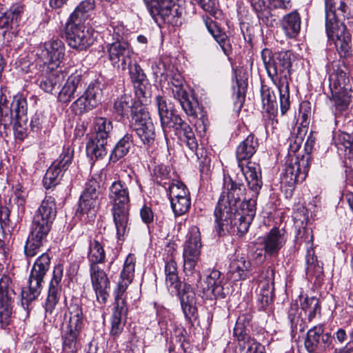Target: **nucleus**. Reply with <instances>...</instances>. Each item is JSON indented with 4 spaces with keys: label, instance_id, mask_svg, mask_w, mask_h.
Wrapping results in <instances>:
<instances>
[{
    "label": "nucleus",
    "instance_id": "f257e3e1",
    "mask_svg": "<svg viewBox=\"0 0 353 353\" xmlns=\"http://www.w3.org/2000/svg\"><path fill=\"white\" fill-rule=\"evenodd\" d=\"M243 190L242 182L235 181L230 176L224 178V190L214 210L216 231L219 236L228 232L232 225L236 227L241 234L248 232L256 214V198L259 193L256 194L252 190V197L241 202L239 208H236Z\"/></svg>",
    "mask_w": 353,
    "mask_h": 353
},
{
    "label": "nucleus",
    "instance_id": "f03ea898",
    "mask_svg": "<svg viewBox=\"0 0 353 353\" xmlns=\"http://www.w3.org/2000/svg\"><path fill=\"white\" fill-rule=\"evenodd\" d=\"M108 198L117 238L123 240L130 230V195L126 183L121 180L114 181L109 188Z\"/></svg>",
    "mask_w": 353,
    "mask_h": 353
},
{
    "label": "nucleus",
    "instance_id": "7ed1b4c3",
    "mask_svg": "<svg viewBox=\"0 0 353 353\" xmlns=\"http://www.w3.org/2000/svg\"><path fill=\"white\" fill-rule=\"evenodd\" d=\"M258 147L257 139L253 134H250L238 145L236 157L241 174L247 181L250 190L256 194L262 187L261 168L259 164L249 161L254 155Z\"/></svg>",
    "mask_w": 353,
    "mask_h": 353
},
{
    "label": "nucleus",
    "instance_id": "20e7f679",
    "mask_svg": "<svg viewBox=\"0 0 353 353\" xmlns=\"http://www.w3.org/2000/svg\"><path fill=\"white\" fill-rule=\"evenodd\" d=\"M304 135L303 130L297 127L293 128L291 136L288 137V188L291 184L303 182L307 176V161L302 152L299 153Z\"/></svg>",
    "mask_w": 353,
    "mask_h": 353
},
{
    "label": "nucleus",
    "instance_id": "39448f33",
    "mask_svg": "<svg viewBox=\"0 0 353 353\" xmlns=\"http://www.w3.org/2000/svg\"><path fill=\"white\" fill-rule=\"evenodd\" d=\"M201 248V234L197 227H192L184 244L183 258L185 280L192 284L198 283L201 279V274L196 270L199 259Z\"/></svg>",
    "mask_w": 353,
    "mask_h": 353
},
{
    "label": "nucleus",
    "instance_id": "423d86ee",
    "mask_svg": "<svg viewBox=\"0 0 353 353\" xmlns=\"http://www.w3.org/2000/svg\"><path fill=\"white\" fill-rule=\"evenodd\" d=\"M103 49L111 65L117 70L125 71L130 66L134 54L132 48L115 28H113L112 41L108 43Z\"/></svg>",
    "mask_w": 353,
    "mask_h": 353
},
{
    "label": "nucleus",
    "instance_id": "0eeeda50",
    "mask_svg": "<svg viewBox=\"0 0 353 353\" xmlns=\"http://www.w3.org/2000/svg\"><path fill=\"white\" fill-rule=\"evenodd\" d=\"M50 265V258L46 253H43L35 261L29 276L28 287L21 291L23 305L26 304L28 306L39 296L42 283Z\"/></svg>",
    "mask_w": 353,
    "mask_h": 353
},
{
    "label": "nucleus",
    "instance_id": "6e6552de",
    "mask_svg": "<svg viewBox=\"0 0 353 353\" xmlns=\"http://www.w3.org/2000/svg\"><path fill=\"white\" fill-rule=\"evenodd\" d=\"M0 123L4 126L9 125L13 121L27 123V101L22 94H17L13 97L10 105L8 106L7 99V89L1 88L0 90Z\"/></svg>",
    "mask_w": 353,
    "mask_h": 353
},
{
    "label": "nucleus",
    "instance_id": "1a4fd4ad",
    "mask_svg": "<svg viewBox=\"0 0 353 353\" xmlns=\"http://www.w3.org/2000/svg\"><path fill=\"white\" fill-rule=\"evenodd\" d=\"M325 30L329 40L342 37L348 32L346 26L339 21L340 17H345L348 6L344 0H325Z\"/></svg>",
    "mask_w": 353,
    "mask_h": 353
},
{
    "label": "nucleus",
    "instance_id": "9d476101",
    "mask_svg": "<svg viewBox=\"0 0 353 353\" xmlns=\"http://www.w3.org/2000/svg\"><path fill=\"white\" fill-rule=\"evenodd\" d=\"M292 217L294 222L295 228H298V234L296 237V241L300 245L305 243V247L307 250V263L310 264L307 268L310 271L312 268L314 261L313 257H312L311 261L308 258L310 255H313V252L311 253L312 250L310 251L309 250L312 246V235L311 232L305 229L308 221V211L303 203L300 201L294 203L292 207Z\"/></svg>",
    "mask_w": 353,
    "mask_h": 353
},
{
    "label": "nucleus",
    "instance_id": "9b49d317",
    "mask_svg": "<svg viewBox=\"0 0 353 353\" xmlns=\"http://www.w3.org/2000/svg\"><path fill=\"white\" fill-rule=\"evenodd\" d=\"M15 296L11 278L3 274L0 278V328L7 329L11 323Z\"/></svg>",
    "mask_w": 353,
    "mask_h": 353
},
{
    "label": "nucleus",
    "instance_id": "f8f14e48",
    "mask_svg": "<svg viewBox=\"0 0 353 353\" xmlns=\"http://www.w3.org/2000/svg\"><path fill=\"white\" fill-rule=\"evenodd\" d=\"M296 299L291 304V311L288 314V319L290 321L291 335L296 338L299 332L304 331L303 320L301 318V313L299 309L297 298L299 299L302 310L308 311L310 315L314 314L319 307V300L315 297H303L302 294H296Z\"/></svg>",
    "mask_w": 353,
    "mask_h": 353
},
{
    "label": "nucleus",
    "instance_id": "ddd939ff",
    "mask_svg": "<svg viewBox=\"0 0 353 353\" xmlns=\"http://www.w3.org/2000/svg\"><path fill=\"white\" fill-rule=\"evenodd\" d=\"M56 216L55 199L52 196H46L34 213L31 230L48 235Z\"/></svg>",
    "mask_w": 353,
    "mask_h": 353
},
{
    "label": "nucleus",
    "instance_id": "4468645a",
    "mask_svg": "<svg viewBox=\"0 0 353 353\" xmlns=\"http://www.w3.org/2000/svg\"><path fill=\"white\" fill-rule=\"evenodd\" d=\"M132 127L141 142L148 145L152 144L155 139V130L148 111L140 106L132 118Z\"/></svg>",
    "mask_w": 353,
    "mask_h": 353
},
{
    "label": "nucleus",
    "instance_id": "2eb2a0df",
    "mask_svg": "<svg viewBox=\"0 0 353 353\" xmlns=\"http://www.w3.org/2000/svg\"><path fill=\"white\" fill-rule=\"evenodd\" d=\"M148 11L159 25L173 23V19L178 17V6L174 0H143Z\"/></svg>",
    "mask_w": 353,
    "mask_h": 353
},
{
    "label": "nucleus",
    "instance_id": "dca6fc26",
    "mask_svg": "<svg viewBox=\"0 0 353 353\" xmlns=\"http://www.w3.org/2000/svg\"><path fill=\"white\" fill-rule=\"evenodd\" d=\"M66 39L68 45L79 50L89 48L94 41L92 32L82 23L69 20L66 28Z\"/></svg>",
    "mask_w": 353,
    "mask_h": 353
},
{
    "label": "nucleus",
    "instance_id": "f3484780",
    "mask_svg": "<svg viewBox=\"0 0 353 353\" xmlns=\"http://www.w3.org/2000/svg\"><path fill=\"white\" fill-rule=\"evenodd\" d=\"M103 92L98 82L91 83L88 88L71 105L76 114H82L87 112L100 103Z\"/></svg>",
    "mask_w": 353,
    "mask_h": 353
},
{
    "label": "nucleus",
    "instance_id": "a211bd4d",
    "mask_svg": "<svg viewBox=\"0 0 353 353\" xmlns=\"http://www.w3.org/2000/svg\"><path fill=\"white\" fill-rule=\"evenodd\" d=\"M40 56L48 69L59 68L65 56L64 43L59 39L44 43Z\"/></svg>",
    "mask_w": 353,
    "mask_h": 353
},
{
    "label": "nucleus",
    "instance_id": "6ab92c4d",
    "mask_svg": "<svg viewBox=\"0 0 353 353\" xmlns=\"http://www.w3.org/2000/svg\"><path fill=\"white\" fill-rule=\"evenodd\" d=\"M332 341L330 334L323 333L321 325H316L307 331L305 346L310 353H319L329 347Z\"/></svg>",
    "mask_w": 353,
    "mask_h": 353
},
{
    "label": "nucleus",
    "instance_id": "aec40b11",
    "mask_svg": "<svg viewBox=\"0 0 353 353\" xmlns=\"http://www.w3.org/2000/svg\"><path fill=\"white\" fill-rule=\"evenodd\" d=\"M90 274L97 301L103 305L105 304L109 295L108 292L110 288L109 279L105 272L99 267H90Z\"/></svg>",
    "mask_w": 353,
    "mask_h": 353
},
{
    "label": "nucleus",
    "instance_id": "412c9836",
    "mask_svg": "<svg viewBox=\"0 0 353 353\" xmlns=\"http://www.w3.org/2000/svg\"><path fill=\"white\" fill-rule=\"evenodd\" d=\"M63 268L58 265L54 268L52 278L50 281L48 296L45 303L46 313L52 314L57 305L61 292V281L62 280Z\"/></svg>",
    "mask_w": 353,
    "mask_h": 353
},
{
    "label": "nucleus",
    "instance_id": "4be33fe9",
    "mask_svg": "<svg viewBox=\"0 0 353 353\" xmlns=\"http://www.w3.org/2000/svg\"><path fill=\"white\" fill-rule=\"evenodd\" d=\"M197 288H201L203 296L205 299L224 298L225 296L222 285L221 274L216 270H212L203 283H201V286L197 285Z\"/></svg>",
    "mask_w": 353,
    "mask_h": 353
},
{
    "label": "nucleus",
    "instance_id": "5701e85b",
    "mask_svg": "<svg viewBox=\"0 0 353 353\" xmlns=\"http://www.w3.org/2000/svg\"><path fill=\"white\" fill-rule=\"evenodd\" d=\"M84 88L82 76L76 72L71 74L62 85L58 94L60 102L68 103L80 94Z\"/></svg>",
    "mask_w": 353,
    "mask_h": 353
},
{
    "label": "nucleus",
    "instance_id": "b1692460",
    "mask_svg": "<svg viewBox=\"0 0 353 353\" xmlns=\"http://www.w3.org/2000/svg\"><path fill=\"white\" fill-rule=\"evenodd\" d=\"M99 183L96 179H91L86 183L79 200V208L81 212L88 213L92 210L95 212L99 205Z\"/></svg>",
    "mask_w": 353,
    "mask_h": 353
},
{
    "label": "nucleus",
    "instance_id": "393cba45",
    "mask_svg": "<svg viewBox=\"0 0 353 353\" xmlns=\"http://www.w3.org/2000/svg\"><path fill=\"white\" fill-rule=\"evenodd\" d=\"M128 307L125 301L119 294L115 296L114 306L111 316L110 334L118 336L123 331L125 324Z\"/></svg>",
    "mask_w": 353,
    "mask_h": 353
},
{
    "label": "nucleus",
    "instance_id": "a878e982",
    "mask_svg": "<svg viewBox=\"0 0 353 353\" xmlns=\"http://www.w3.org/2000/svg\"><path fill=\"white\" fill-rule=\"evenodd\" d=\"M287 51L278 53L276 59L274 60V65L276 72H279L281 75L278 86L280 93V105L281 114L284 115L287 112V83L285 82L287 75L285 70L287 69Z\"/></svg>",
    "mask_w": 353,
    "mask_h": 353
},
{
    "label": "nucleus",
    "instance_id": "bb28decb",
    "mask_svg": "<svg viewBox=\"0 0 353 353\" xmlns=\"http://www.w3.org/2000/svg\"><path fill=\"white\" fill-rule=\"evenodd\" d=\"M285 223L281 221L279 227L273 228L264 239V250L265 253L273 255L279 252L285 242Z\"/></svg>",
    "mask_w": 353,
    "mask_h": 353
},
{
    "label": "nucleus",
    "instance_id": "cd10ccee",
    "mask_svg": "<svg viewBox=\"0 0 353 353\" xmlns=\"http://www.w3.org/2000/svg\"><path fill=\"white\" fill-rule=\"evenodd\" d=\"M171 128L174 129L176 133L180 135L181 139L186 143L191 150L197 148V141L192 128L183 121L180 117H175L174 122L170 125Z\"/></svg>",
    "mask_w": 353,
    "mask_h": 353
},
{
    "label": "nucleus",
    "instance_id": "c85d7f7f",
    "mask_svg": "<svg viewBox=\"0 0 353 353\" xmlns=\"http://www.w3.org/2000/svg\"><path fill=\"white\" fill-rule=\"evenodd\" d=\"M135 258L134 255L129 254L123 264L118 283L117 294L121 297L128 286L131 283L134 274Z\"/></svg>",
    "mask_w": 353,
    "mask_h": 353
},
{
    "label": "nucleus",
    "instance_id": "c756f323",
    "mask_svg": "<svg viewBox=\"0 0 353 353\" xmlns=\"http://www.w3.org/2000/svg\"><path fill=\"white\" fill-rule=\"evenodd\" d=\"M251 263L242 256L236 255L232 259L229 272L234 281L245 280L250 276Z\"/></svg>",
    "mask_w": 353,
    "mask_h": 353
},
{
    "label": "nucleus",
    "instance_id": "7c9ffc66",
    "mask_svg": "<svg viewBox=\"0 0 353 353\" xmlns=\"http://www.w3.org/2000/svg\"><path fill=\"white\" fill-rule=\"evenodd\" d=\"M156 103L162 128L163 132L166 133L167 130L170 129V125L174 122L175 117H179V116L173 112L170 105L168 104L166 99L163 97H157Z\"/></svg>",
    "mask_w": 353,
    "mask_h": 353
},
{
    "label": "nucleus",
    "instance_id": "2f4dec72",
    "mask_svg": "<svg viewBox=\"0 0 353 353\" xmlns=\"http://www.w3.org/2000/svg\"><path fill=\"white\" fill-rule=\"evenodd\" d=\"M330 88L332 93L347 92L350 90L349 78L345 72L337 68L330 74Z\"/></svg>",
    "mask_w": 353,
    "mask_h": 353
},
{
    "label": "nucleus",
    "instance_id": "473e14b6",
    "mask_svg": "<svg viewBox=\"0 0 353 353\" xmlns=\"http://www.w3.org/2000/svg\"><path fill=\"white\" fill-rule=\"evenodd\" d=\"M48 235L31 230L25 245V254L28 258L36 256Z\"/></svg>",
    "mask_w": 353,
    "mask_h": 353
},
{
    "label": "nucleus",
    "instance_id": "72a5a7b5",
    "mask_svg": "<svg viewBox=\"0 0 353 353\" xmlns=\"http://www.w3.org/2000/svg\"><path fill=\"white\" fill-rule=\"evenodd\" d=\"M23 7L20 3L13 4L3 16L0 17V26L6 28H13L18 25L21 19Z\"/></svg>",
    "mask_w": 353,
    "mask_h": 353
},
{
    "label": "nucleus",
    "instance_id": "f704fd0d",
    "mask_svg": "<svg viewBox=\"0 0 353 353\" xmlns=\"http://www.w3.org/2000/svg\"><path fill=\"white\" fill-rule=\"evenodd\" d=\"M234 335L239 341L243 342V348H247L246 353H265L264 346L246 333H243L241 327H236L234 330Z\"/></svg>",
    "mask_w": 353,
    "mask_h": 353
},
{
    "label": "nucleus",
    "instance_id": "c9c22d12",
    "mask_svg": "<svg viewBox=\"0 0 353 353\" xmlns=\"http://www.w3.org/2000/svg\"><path fill=\"white\" fill-rule=\"evenodd\" d=\"M65 316L69 318L67 329L80 333L83 326V314L81 307L75 303L70 304Z\"/></svg>",
    "mask_w": 353,
    "mask_h": 353
},
{
    "label": "nucleus",
    "instance_id": "e433bc0d",
    "mask_svg": "<svg viewBox=\"0 0 353 353\" xmlns=\"http://www.w3.org/2000/svg\"><path fill=\"white\" fill-rule=\"evenodd\" d=\"M140 107L133 106V100L131 96L124 94L117 99L114 103V112L121 117H128L129 113L132 117L136 111H138Z\"/></svg>",
    "mask_w": 353,
    "mask_h": 353
},
{
    "label": "nucleus",
    "instance_id": "4c0bfd02",
    "mask_svg": "<svg viewBox=\"0 0 353 353\" xmlns=\"http://www.w3.org/2000/svg\"><path fill=\"white\" fill-rule=\"evenodd\" d=\"M95 6L94 0H85L81 1L71 14V21L83 23L90 16Z\"/></svg>",
    "mask_w": 353,
    "mask_h": 353
},
{
    "label": "nucleus",
    "instance_id": "58836bf2",
    "mask_svg": "<svg viewBox=\"0 0 353 353\" xmlns=\"http://www.w3.org/2000/svg\"><path fill=\"white\" fill-rule=\"evenodd\" d=\"M88 259L90 267H99L98 264L103 263L105 260V253L103 245L97 239L90 241Z\"/></svg>",
    "mask_w": 353,
    "mask_h": 353
},
{
    "label": "nucleus",
    "instance_id": "ea45409f",
    "mask_svg": "<svg viewBox=\"0 0 353 353\" xmlns=\"http://www.w3.org/2000/svg\"><path fill=\"white\" fill-rule=\"evenodd\" d=\"M107 143L95 137L90 138L86 145L87 155L91 159H103L108 154Z\"/></svg>",
    "mask_w": 353,
    "mask_h": 353
},
{
    "label": "nucleus",
    "instance_id": "a19ab883",
    "mask_svg": "<svg viewBox=\"0 0 353 353\" xmlns=\"http://www.w3.org/2000/svg\"><path fill=\"white\" fill-rule=\"evenodd\" d=\"M112 131V122L105 117H97L94 121L93 137L108 141Z\"/></svg>",
    "mask_w": 353,
    "mask_h": 353
},
{
    "label": "nucleus",
    "instance_id": "79ce46f5",
    "mask_svg": "<svg viewBox=\"0 0 353 353\" xmlns=\"http://www.w3.org/2000/svg\"><path fill=\"white\" fill-rule=\"evenodd\" d=\"M165 284L168 288H172V292L181 287L177 273V265L173 259L168 261L165 266Z\"/></svg>",
    "mask_w": 353,
    "mask_h": 353
},
{
    "label": "nucleus",
    "instance_id": "37998d69",
    "mask_svg": "<svg viewBox=\"0 0 353 353\" xmlns=\"http://www.w3.org/2000/svg\"><path fill=\"white\" fill-rule=\"evenodd\" d=\"M132 136L126 134L116 144L110 156V161L114 163L125 156L132 145Z\"/></svg>",
    "mask_w": 353,
    "mask_h": 353
},
{
    "label": "nucleus",
    "instance_id": "c03bdc74",
    "mask_svg": "<svg viewBox=\"0 0 353 353\" xmlns=\"http://www.w3.org/2000/svg\"><path fill=\"white\" fill-rule=\"evenodd\" d=\"M79 334L67 329L62 336L63 350L74 353L80 348Z\"/></svg>",
    "mask_w": 353,
    "mask_h": 353
},
{
    "label": "nucleus",
    "instance_id": "a18cd8bd",
    "mask_svg": "<svg viewBox=\"0 0 353 353\" xmlns=\"http://www.w3.org/2000/svg\"><path fill=\"white\" fill-rule=\"evenodd\" d=\"M273 301V288L268 282L261 283L258 294V302L260 310L265 308L272 303Z\"/></svg>",
    "mask_w": 353,
    "mask_h": 353
},
{
    "label": "nucleus",
    "instance_id": "49530a36",
    "mask_svg": "<svg viewBox=\"0 0 353 353\" xmlns=\"http://www.w3.org/2000/svg\"><path fill=\"white\" fill-rule=\"evenodd\" d=\"M135 94L141 105L147 104L151 97V85L148 79L133 83Z\"/></svg>",
    "mask_w": 353,
    "mask_h": 353
},
{
    "label": "nucleus",
    "instance_id": "de8ad7c7",
    "mask_svg": "<svg viewBox=\"0 0 353 353\" xmlns=\"http://www.w3.org/2000/svg\"><path fill=\"white\" fill-rule=\"evenodd\" d=\"M177 99L187 115L196 117L197 116L198 103L193 98L190 99L188 93L185 92L174 97Z\"/></svg>",
    "mask_w": 353,
    "mask_h": 353
},
{
    "label": "nucleus",
    "instance_id": "09e8293b",
    "mask_svg": "<svg viewBox=\"0 0 353 353\" xmlns=\"http://www.w3.org/2000/svg\"><path fill=\"white\" fill-rule=\"evenodd\" d=\"M63 173L56 165H51L47 170L43 179V186L46 189H50L56 186L60 181Z\"/></svg>",
    "mask_w": 353,
    "mask_h": 353
},
{
    "label": "nucleus",
    "instance_id": "8fccbe9b",
    "mask_svg": "<svg viewBox=\"0 0 353 353\" xmlns=\"http://www.w3.org/2000/svg\"><path fill=\"white\" fill-rule=\"evenodd\" d=\"M333 41L341 57L347 58L351 56V36L349 33L334 39Z\"/></svg>",
    "mask_w": 353,
    "mask_h": 353
},
{
    "label": "nucleus",
    "instance_id": "3c124183",
    "mask_svg": "<svg viewBox=\"0 0 353 353\" xmlns=\"http://www.w3.org/2000/svg\"><path fill=\"white\" fill-rule=\"evenodd\" d=\"M261 96L263 110L270 114H274L276 101L274 94L265 85L261 86Z\"/></svg>",
    "mask_w": 353,
    "mask_h": 353
},
{
    "label": "nucleus",
    "instance_id": "603ef678",
    "mask_svg": "<svg viewBox=\"0 0 353 353\" xmlns=\"http://www.w3.org/2000/svg\"><path fill=\"white\" fill-rule=\"evenodd\" d=\"M196 3L205 12L216 19H220L223 17V12L219 8L218 0H196Z\"/></svg>",
    "mask_w": 353,
    "mask_h": 353
},
{
    "label": "nucleus",
    "instance_id": "864d4df0",
    "mask_svg": "<svg viewBox=\"0 0 353 353\" xmlns=\"http://www.w3.org/2000/svg\"><path fill=\"white\" fill-rule=\"evenodd\" d=\"M73 153V150L70 147L64 148L59 157L52 165H56V168L60 169L62 172H64L72 163Z\"/></svg>",
    "mask_w": 353,
    "mask_h": 353
},
{
    "label": "nucleus",
    "instance_id": "5fc2aeb1",
    "mask_svg": "<svg viewBox=\"0 0 353 353\" xmlns=\"http://www.w3.org/2000/svg\"><path fill=\"white\" fill-rule=\"evenodd\" d=\"M168 193L170 201L189 196V192L185 185L178 181L170 185Z\"/></svg>",
    "mask_w": 353,
    "mask_h": 353
},
{
    "label": "nucleus",
    "instance_id": "6e6d98bb",
    "mask_svg": "<svg viewBox=\"0 0 353 353\" xmlns=\"http://www.w3.org/2000/svg\"><path fill=\"white\" fill-rule=\"evenodd\" d=\"M184 82L183 76L179 72H175L170 77V84L174 98L187 92L184 88Z\"/></svg>",
    "mask_w": 353,
    "mask_h": 353
},
{
    "label": "nucleus",
    "instance_id": "4d7b16f0",
    "mask_svg": "<svg viewBox=\"0 0 353 353\" xmlns=\"http://www.w3.org/2000/svg\"><path fill=\"white\" fill-rule=\"evenodd\" d=\"M301 17L297 11L288 14V37L297 36L301 30Z\"/></svg>",
    "mask_w": 353,
    "mask_h": 353
},
{
    "label": "nucleus",
    "instance_id": "13d9d810",
    "mask_svg": "<svg viewBox=\"0 0 353 353\" xmlns=\"http://www.w3.org/2000/svg\"><path fill=\"white\" fill-rule=\"evenodd\" d=\"M172 208L176 216H181L187 212L190 207V196L176 199L170 201Z\"/></svg>",
    "mask_w": 353,
    "mask_h": 353
},
{
    "label": "nucleus",
    "instance_id": "bf43d9fd",
    "mask_svg": "<svg viewBox=\"0 0 353 353\" xmlns=\"http://www.w3.org/2000/svg\"><path fill=\"white\" fill-rule=\"evenodd\" d=\"M180 288L181 287H179L178 290H174V292H177L181 301V304H195V294L192 290L193 288L191 285L184 283L183 290H181Z\"/></svg>",
    "mask_w": 353,
    "mask_h": 353
},
{
    "label": "nucleus",
    "instance_id": "052dcab7",
    "mask_svg": "<svg viewBox=\"0 0 353 353\" xmlns=\"http://www.w3.org/2000/svg\"><path fill=\"white\" fill-rule=\"evenodd\" d=\"M353 137L350 134L341 132L335 138V144L339 151L344 152V155L347 154L348 148L351 146V141Z\"/></svg>",
    "mask_w": 353,
    "mask_h": 353
},
{
    "label": "nucleus",
    "instance_id": "680f3d73",
    "mask_svg": "<svg viewBox=\"0 0 353 353\" xmlns=\"http://www.w3.org/2000/svg\"><path fill=\"white\" fill-rule=\"evenodd\" d=\"M153 174L157 183L161 184L164 179H167L170 175L169 168L163 164H158L154 167Z\"/></svg>",
    "mask_w": 353,
    "mask_h": 353
},
{
    "label": "nucleus",
    "instance_id": "e2e57ef3",
    "mask_svg": "<svg viewBox=\"0 0 353 353\" xmlns=\"http://www.w3.org/2000/svg\"><path fill=\"white\" fill-rule=\"evenodd\" d=\"M128 69L129 70V74L132 83L147 79L143 70L137 62H134L133 64L132 63Z\"/></svg>",
    "mask_w": 353,
    "mask_h": 353
},
{
    "label": "nucleus",
    "instance_id": "0e129e2a",
    "mask_svg": "<svg viewBox=\"0 0 353 353\" xmlns=\"http://www.w3.org/2000/svg\"><path fill=\"white\" fill-rule=\"evenodd\" d=\"M58 68L54 69H48L47 74L50 79L52 81V83L55 85L56 88H59L63 82L65 81L66 74L61 70H57Z\"/></svg>",
    "mask_w": 353,
    "mask_h": 353
},
{
    "label": "nucleus",
    "instance_id": "69168bd1",
    "mask_svg": "<svg viewBox=\"0 0 353 353\" xmlns=\"http://www.w3.org/2000/svg\"><path fill=\"white\" fill-rule=\"evenodd\" d=\"M347 92L342 93H332V101L334 102L336 106H337L340 110H343L347 108L349 100L346 97Z\"/></svg>",
    "mask_w": 353,
    "mask_h": 353
},
{
    "label": "nucleus",
    "instance_id": "338daca9",
    "mask_svg": "<svg viewBox=\"0 0 353 353\" xmlns=\"http://www.w3.org/2000/svg\"><path fill=\"white\" fill-rule=\"evenodd\" d=\"M212 37L219 44L224 53L227 54L228 50H229V44L227 35L221 30H219V32L214 34Z\"/></svg>",
    "mask_w": 353,
    "mask_h": 353
},
{
    "label": "nucleus",
    "instance_id": "774afa93",
    "mask_svg": "<svg viewBox=\"0 0 353 353\" xmlns=\"http://www.w3.org/2000/svg\"><path fill=\"white\" fill-rule=\"evenodd\" d=\"M26 197L27 194L25 191L21 190V188L16 189L14 192V202L19 208H21V211L24 210Z\"/></svg>",
    "mask_w": 353,
    "mask_h": 353
}]
</instances>
